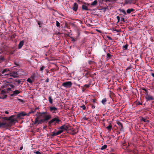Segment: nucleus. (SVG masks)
I'll list each match as a JSON object with an SVG mask.
<instances>
[{
    "label": "nucleus",
    "mask_w": 154,
    "mask_h": 154,
    "mask_svg": "<svg viewBox=\"0 0 154 154\" xmlns=\"http://www.w3.org/2000/svg\"><path fill=\"white\" fill-rule=\"evenodd\" d=\"M44 119L45 121H48L51 118V116L50 114L45 115L44 116Z\"/></svg>",
    "instance_id": "9b49d317"
},
{
    "label": "nucleus",
    "mask_w": 154,
    "mask_h": 154,
    "mask_svg": "<svg viewBox=\"0 0 154 154\" xmlns=\"http://www.w3.org/2000/svg\"><path fill=\"white\" fill-rule=\"evenodd\" d=\"M5 60V59L3 56H0V63H1Z\"/></svg>",
    "instance_id": "b1692460"
},
{
    "label": "nucleus",
    "mask_w": 154,
    "mask_h": 154,
    "mask_svg": "<svg viewBox=\"0 0 154 154\" xmlns=\"http://www.w3.org/2000/svg\"><path fill=\"white\" fill-rule=\"evenodd\" d=\"M108 9V7H103L101 9V10H103L104 12L106 11V9Z\"/></svg>",
    "instance_id": "72a5a7b5"
},
{
    "label": "nucleus",
    "mask_w": 154,
    "mask_h": 154,
    "mask_svg": "<svg viewBox=\"0 0 154 154\" xmlns=\"http://www.w3.org/2000/svg\"><path fill=\"white\" fill-rule=\"evenodd\" d=\"M63 133L62 130H59L57 132L55 133L54 132H52V134L51 135L52 136H54L60 134L61 133Z\"/></svg>",
    "instance_id": "f8f14e48"
},
{
    "label": "nucleus",
    "mask_w": 154,
    "mask_h": 154,
    "mask_svg": "<svg viewBox=\"0 0 154 154\" xmlns=\"http://www.w3.org/2000/svg\"><path fill=\"white\" fill-rule=\"evenodd\" d=\"M38 73L37 72H33L32 73L30 78L33 81H34L35 79L37 77Z\"/></svg>",
    "instance_id": "9d476101"
},
{
    "label": "nucleus",
    "mask_w": 154,
    "mask_h": 154,
    "mask_svg": "<svg viewBox=\"0 0 154 154\" xmlns=\"http://www.w3.org/2000/svg\"><path fill=\"white\" fill-rule=\"evenodd\" d=\"M90 85H89L85 84L84 86V88H87L89 87Z\"/></svg>",
    "instance_id": "a19ab883"
},
{
    "label": "nucleus",
    "mask_w": 154,
    "mask_h": 154,
    "mask_svg": "<svg viewBox=\"0 0 154 154\" xmlns=\"http://www.w3.org/2000/svg\"><path fill=\"white\" fill-rule=\"evenodd\" d=\"M30 113L29 112L28 113H26V116H29V115L30 114Z\"/></svg>",
    "instance_id": "0e129e2a"
},
{
    "label": "nucleus",
    "mask_w": 154,
    "mask_h": 154,
    "mask_svg": "<svg viewBox=\"0 0 154 154\" xmlns=\"http://www.w3.org/2000/svg\"><path fill=\"white\" fill-rule=\"evenodd\" d=\"M142 89L143 90L145 91V92H146V91H148V90H146V89H145V88H142Z\"/></svg>",
    "instance_id": "052dcab7"
},
{
    "label": "nucleus",
    "mask_w": 154,
    "mask_h": 154,
    "mask_svg": "<svg viewBox=\"0 0 154 154\" xmlns=\"http://www.w3.org/2000/svg\"><path fill=\"white\" fill-rule=\"evenodd\" d=\"M15 82H17L18 85H20L21 82V81L19 79H16L15 80Z\"/></svg>",
    "instance_id": "4c0bfd02"
},
{
    "label": "nucleus",
    "mask_w": 154,
    "mask_h": 154,
    "mask_svg": "<svg viewBox=\"0 0 154 154\" xmlns=\"http://www.w3.org/2000/svg\"><path fill=\"white\" fill-rule=\"evenodd\" d=\"M71 38L72 39V41L73 42H74L75 41V39L73 37H71Z\"/></svg>",
    "instance_id": "3c124183"
},
{
    "label": "nucleus",
    "mask_w": 154,
    "mask_h": 154,
    "mask_svg": "<svg viewBox=\"0 0 154 154\" xmlns=\"http://www.w3.org/2000/svg\"><path fill=\"white\" fill-rule=\"evenodd\" d=\"M78 132V129L76 128L74 129L72 131V134L73 135H74L76 134H77Z\"/></svg>",
    "instance_id": "412c9836"
},
{
    "label": "nucleus",
    "mask_w": 154,
    "mask_h": 154,
    "mask_svg": "<svg viewBox=\"0 0 154 154\" xmlns=\"http://www.w3.org/2000/svg\"><path fill=\"white\" fill-rule=\"evenodd\" d=\"M48 81H49V80L48 79H47L45 81L46 82H48Z\"/></svg>",
    "instance_id": "774afa93"
},
{
    "label": "nucleus",
    "mask_w": 154,
    "mask_h": 154,
    "mask_svg": "<svg viewBox=\"0 0 154 154\" xmlns=\"http://www.w3.org/2000/svg\"><path fill=\"white\" fill-rule=\"evenodd\" d=\"M128 46V44H126L125 45H123V46L122 47V48L124 49L125 50H126L127 49Z\"/></svg>",
    "instance_id": "7c9ffc66"
},
{
    "label": "nucleus",
    "mask_w": 154,
    "mask_h": 154,
    "mask_svg": "<svg viewBox=\"0 0 154 154\" xmlns=\"http://www.w3.org/2000/svg\"><path fill=\"white\" fill-rule=\"evenodd\" d=\"M119 10L120 12H122L124 15H126V12L125 10L123 9H119Z\"/></svg>",
    "instance_id": "393cba45"
},
{
    "label": "nucleus",
    "mask_w": 154,
    "mask_h": 154,
    "mask_svg": "<svg viewBox=\"0 0 154 154\" xmlns=\"http://www.w3.org/2000/svg\"><path fill=\"white\" fill-rule=\"evenodd\" d=\"M141 120L145 122L149 123V121L148 120L146 119H144L143 117L142 118Z\"/></svg>",
    "instance_id": "cd10ccee"
},
{
    "label": "nucleus",
    "mask_w": 154,
    "mask_h": 154,
    "mask_svg": "<svg viewBox=\"0 0 154 154\" xmlns=\"http://www.w3.org/2000/svg\"><path fill=\"white\" fill-rule=\"evenodd\" d=\"M5 113L6 114H8L9 113V112L7 111H5Z\"/></svg>",
    "instance_id": "69168bd1"
},
{
    "label": "nucleus",
    "mask_w": 154,
    "mask_h": 154,
    "mask_svg": "<svg viewBox=\"0 0 154 154\" xmlns=\"http://www.w3.org/2000/svg\"><path fill=\"white\" fill-rule=\"evenodd\" d=\"M14 117V116H12L9 118L6 117H2V119L6 120H9L10 121V122L8 123H9L10 125V126H11V123H13L15 121V119H14L13 118Z\"/></svg>",
    "instance_id": "f03ea898"
},
{
    "label": "nucleus",
    "mask_w": 154,
    "mask_h": 154,
    "mask_svg": "<svg viewBox=\"0 0 154 154\" xmlns=\"http://www.w3.org/2000/svg\"><path fill=\"white\" fill-rule=\"evenodd\" d=\"M113 57V55L110 54L109 53H107L106 54V60H108L109 59H111L112 57Z\"/></svg>",
    "instance_id": "f3484780"
},
{
    "label": "nucleus",
    "mask_w": 154,
    "mask_h": 154,
    "mask_svg": "<svg viewBox=\"0 0 154 154\" xmlns=\"http://www.w3.org/2000/svg\"><path fill=\"white\" fill-rule=\"evenodd\" d=\"M7 90L8 91H10L11 90V88H8L7 89Z\"/></svg>",
    "instance_id": "6e6d98bb"
},
{
    "label": "nucleus",
    "mask_w": 154,
    "mask_h": 154,
    "mask_svg": "<svg viewBox=\"0 0 154 154\" xmlns=\"http://www.w3.org/2000/svg\"><path fill=\"white\" fill-rule=\"evenodd\" d=\"M7 92V91L5 90H2L1 91V94H5Z\"/></svg>",
    "instance_id": "ea45409f"
},
{
    "label": "nucleus",
    "mask_w": 154,
    "mask_h": 154,
    "mask_svg": "<svg viewBox=\"0 0 154 154\" xmlns=\"http://www.w3.org/2000/svg\"><path fill=\"white\" fill-rule=\"evenodd\" d=\"M116 18L118 20L117 23H119L120 20V17L119 16H117L116 17Z\"/></svg>",
    "instance_id": "a18cd8bd"
},
{
    "label": "nucleus",
    "mask_w": 154,
    "mask_h": 154,
    "mask_svg": "<svg viewBox=\"0 0 154 154\" xmlns=\"http://www.w3.org/2000/svg\"><path fill=\"white\" fill-rule=\"evenodd\" d=\"M107 147V145H104L103 146H102L100 148L101 150H103L106 149Z\"/></svg>",
    "instance_id": "c756f323"
},
{
    "label": "nucleus",
    "mask_w": 154,
    "mask_h": 154,
    "mask_svg": "<svg viewBox=\"0 0 154 154\" xmlns=\"http://www.w3.org/2000/svg\"><path fill=\"white\" fill-rule=\"evenodd\" d=\"M49 110L52 113H56L57 110V108L54 106H49Z\"/></svg>",
    "instance_id": "6e6552de"
},
{
    "label": "nucleus",
    "mask_w": 154,
    "mask_h": 154,
    "mask_svg": "<svg viewBox=\"0 0 154 154\" xmlns=\"http://www.w3.org/2000/svg\"><path fill=\"white\" fill-rule=\"evenodd\" d=\"M106 128L107 129V130L109 131H110L111 130L112 128V125H111V124H110V125H109L106 127Z\"/></svg>",
    "instance_id": "bb28decb"
},
{
    "label": "nucleus",
    "mask_w": 154,
    "mask_h": 154,
    "mask_svg": "<svg viewBox=\"0 0 154 154\" xmlns=\"http://www.w3.org/2000/svg\"><path fill=\"white\" fill-rule=\"evenodd\" d=\"M26 116V113L22 112L17 114V117L18 118H21V117L24 116Z\"/></svg>",
    "instance_id": "2eb2a0df"
},
{
    "label": "nucleus",
    "mask_w": 154,
    "mask_h": 154,
    "mask_svg": "<svg viewBox=\"0 0 154 154\" xmlns=\"http://www.w3.org/2000/svg\"><path fill=\"white\" fill-rule=\"evenodd\" d=\"M48 100L49 103L51 104H52L53 103V99L51 96H49Z\"/></svg>",
    "instance_id": "5701e85b"
},
{
    "label": "nucleus",
    "mask_w": 154,
    "mask_h": 154,
    "mask_svg": "<svg viewBox=\"0 0 154 154\" xmlns=\"http://www.w3.org/2000/svg\"><path fill=\"white\" fill-rule=\"evenodd\" d=\"M116 123L119 125V128L120 131H123L124 129L123 126V125L122 123L118 121L116 122Z\"/></svg>",
    "instance_id": "1a4fd4ad"
},
{
    "label": "nucleus",
    "mask_w": 154,
    "mask_h": 154,
    "mask_svg": "<svg viewBox=\"0 0 154 154\" xmlns=\"http://www.w3.org/2000/svg\"><path fill=\"white\" fill-rule=\"evenodd\" d=\"M96 100V99H93V102L94 103H95L96 102L95 101Z\"/></svg>",
    "instance_id": "bf43d9fd"
},
{
    "label": "nucleus",
    "mask_w": 154,
    "mask_h": 154,
    "mask_svg": "<svg viewBox=\"0 0 154 154\" xmlns=\"http://www.w3.org/2000/svg\"><path fill=\"white\" fill-rule=\"evenodd\" d=\"M24 43V41L23 40L21 41L20 42L18 46V49H20L23 46V45Z\"/></svg>",
    "instance_id": "dca6fc26"
},
{
    "label": "nucleus",
    "mask_w": 154,
    "mask_h": 154,
    "mask_svg": "<svg viewBox=\"0 0 154 154\" xmlns=\"http://www.w3.org/2000/svg\"><path fill=\"white\" fill-rule=\"evenodd\" d=\"M146 96L145 97V99L146 100V101L154 100V97H153L148 94V91H146Z\"/></svg>",
    "instance_id": "7ed1b4c3"
},
{
    "label": "nucleus",
    "mask_w": 154,
    "mask_h": 154,
    "mask_svg": "<svg viewBox=\"0 0 154 154\" xmlns=\"http://www.w3.org/2000/svg\"><path fill=\"white\" fill-rule=\"evenodd\" d=\"M38 25H39V26L40 27H41V26L40 25V24H41V22L39 21H38Z\"/></svg>",
    "instance_id": "5fc2aeb1"
},
{
    "label": "nucleus",
    "mask_w": 154,
    "mask_h": 154,
    "mask_svg": "<svg viewBox=\"0 0 154 154\" xmlns=\"http://www.w3.org/2000/svg\"><path fill=\"white\" fill-rule=\"evenodd\" d=\"M107 37L109 39V40H112V38L110 37V36H107Z\"/></svg>",
    "instance_id": "603ef678"
},
{
    "label": "nucleus",
    "mask_w": 154,
    "mask_h": 154,
    "mask_svg": "<svg viewBox=\"0 0 154 154\" xmlns=\"http://www.w3.org/2000/svg\"><path fill=\"white\" fill-rule=\"evenodd\" d=\"M142 104V103L140 102H137L136 103V105H141Z\"/></svg>",
    "instance_id": "de8ad7c7"
},
{
    "label": "nucleus",
    "mask_w": 154,
    "mask_h": 154,
    "mask_svg": "<svg viewBox=\"0 0 154 154\" xmlns=\"http://www.w3.org/2000/svg\"><path fill=\"white\" fill-rule=\"evenodd\" d=\"M85 88H83L82 90V92H83L84 91H85V89H84Z\"/></svg>",
    "instance_id": "338daca9"
},
{
    "label": "nucleus",
    "mask_w": 154,
    "mask_h": 154,
    "mask_svg": "<svg viewBox=\"0 0 154 154\" xmlns=\"http://www.w3.org/2000/svg\"><path fill=\"white\" fill-rule=\"evenodd\" d=\"M137 0H131L132 3L133 4H135Z\"/></svg>",
    "instance_id": "c03bdc74"
},
{
    "label": "nucleus",
    "mask_w": 154,
    "mask_h": 154,
    "mask_svg": "<svg viewBox=\"0 0 154 154\" xmlns=\"http://www.w3.org/2000/svg\"><path fill=\"white\" fill-rule=\"evenodd\" d=\"M121 21L123 22H125V19L124 18H121Z\"/></svg>",
    "instance_id": "09e8293b"
},
{
    "label": "nucleus",
    "mask_w": 154,
    "mask_h": 154,
    "mask_svg": "<svg viewBox=\"0 0 154 154\" xmlns=\"http://www.w3.org/2000/svg\"><path fill=\"white\" fill-rule=\"evenodd\" d=\"M8 70H9L8 69H4L2 71V74H4L5 73V72L6 71H8Z\"/></svg>",
    "instance_id": "37998d69"
},
{
    "label": "nucleus",
    "mask_w": 154,
    "mask_h": 154,
    "mask_svg": "<svg viewBox=\"0 0 154 154\" xmlns=\"http://www.w3.org/2000/svg\"><path fill=\"white\" fill-rule=\"evenodd\" d=\"M88 64L90 65H95V63L94 61H92V60H89L88 62ZM94 66L92 65V66H90V67H91L92 66Z\"/></svg>",
    "instance_id": "6ab92c4d"
},
{
    "label": "nucleus",
    "mask_w": 154,
    "mask_h": 154,
    "mask_svg": "<svg viewBox=\"0 0 154 154\" xmlns=\"http://www.w3.org/2000/svg\"><path fill=\"white\" fill-rule=\"evenodd\" d=\"M7 97V95H3L2 96L0 97V98L4 99L6 97Z\"/></svg>",
    "instance_id": "c9c22d12"
},
{
    "label": "nucleus",
    "mask_w": 154,
    "mask_h": 154,
    "mask_svg": "<svg viewBox=\"0 0 154 154\" xmlns=\"http://www.w3.org/2000/svg\"><path fill=\"white\" fill-rule=\"evenodd\" d=\"M91 108L92 109H94L95 108V106L94 103H92L91 104Z\"/></svg>",
    "instance_id": "79ce46f5"
},
{
    "label": "nucleus",
    "mask_w": 154,
    "mask_h": 154,
    "mask_svg": "<svg viewBox=\"0 0 154 154\" xmlns=\"http://www.w3.org/2000/svg\"><path fill=\"white\" fill-rule=\"evenodd\" d=\"M113 31H116V32H119V30L116 29H113Z\"/></svg>",
    "instance_id": "864d4df0"
},
{
    "label": "nucleus",
    "mask_w": 154,
    "mask_h": 154,
    "mask_svg": "<svg viewBox=\"0 0 154 154\" xmlns=\"http://www.w3.org/2000/svg\"><path fill=\"white\" fill-rule=\"evenodd\" d=\"M69 126L66 125L65 124L60 127L59 129H60V130H62L63 132L64 131H67L68 129Z\"/></svg>",
    "instance_id": "423d86ee"
},
{
    "label": "nucleus",
    "mask_w": 154,
    "mask_h": 154,
    "mask_svg": "<svg viewBox=\"0 0 154 154\" xmlns=\"http://www.w3.org/2000/svg\"><path fill=\"white\" fill-rule=\"evenodd\" d=\"M56 26L57 27H60V23L58 21H56Z\"/></svg>",
    "instance_id": "e433bc0d"
},
{
    "label": "nucleus",
    "mask_w": 154,
    "mask_h": 154,
    "mask_svg": "<svg viewBox=\"0 0 154 154\" xmlns=\"http://www.w3.org/2000/svg\"><path fill=\"white\" fill-rule=\"evenodd\" d=\"M82 10H85L86 11L88 10V6L85 5H83L82 6Z\"/></svg>",
    "instance_id": "aec40b11"
},
{
    "label": "nucleus",
    "mask_w": 154,
    "mask_h": 154,
    "mask_svg": "<svg viewBox=\"0 0 154 154\" xmlns=\"http://www.w3.org/2000/svg\"><path fill=\"white\" fill-rule=\"evenodd\" d=\"M134 10L133 8L128 9L126 11L128 14H130L131 12H133Z\"/></svg>",
    "instance_id": "4be33fe9"
},
{
    "label": "nucleus",
    "mask_w": 154,
    "mask_h": 154,
    "mask_svg": "<svg viewBox=\"0 0 154 154\" xmlns=\"http://www.w3.org/2000/svg\"><path fill=\"white\" fill-rule=\"evenodd\" d=\"M38 113L39 114H41L42 116V115H45V114H47V113L46 112H39Z\"/></svg>",
    "instance_id": "58836bf2"
},
{
    "label": "nucleus",
    "mask_w": 154,
    "mask_h": 154,
    "mask_svg": "<svg viewBox=\"0 0 154 154\" xmlns=\"http://www.w3.org/2000/svg\"><path fill=\"white\" fill-rule=\"evenodd\" d=\"M20 92L18 90L14 91H13V94H11L10 96L11 97L15 96L17 95Z\"/></svg>",
    "instance_id": "ddd939ff"
},
{
    "label": "nucleus",
    "mask_w": 154,
    "mask_h": 154,
    "mask_svg": "<svg viewBox=\"0 0 154 154\" xmlns=\"http://www.w3.org/2000/svg\"><path fill=\"white\" fill-rule=\"evenodd\" d=\"M35 112V110H31V112L32 113H34Z\"/></svg>",
    "instance_id": "4d7b16f0"
},
{
    "label": "nucleus",
    "mask_w": 154,
    "mask_h": 154,
    "mask_svg": "<svg viewBox=\"0 0 154 154\" xmlns=\"http://www.w3.org/2000/svg\"><path fill=\"white\" fill-rule=\"evenodd\" d=\"M118 0H111V2L112 3H115Z\"/></svg>",
    "instance_id": "8fccbe9b"
},
{
    "label": "nucleus",
    "mask_w": 154,
    "mask_h": 154,
    "mask_svg": "<svg viewBox=\"0 0 154 154\" xmlns=\"http://www.w3.org/2000/svg\"><path fill=\"white\" fill-rule=\"evenodd\" d=\"M45 121L44 120V119H38V121L36 123V124H37V125H38L39 124H41L42 123H43L45 122Z\"/></svg>",
    "instance_id": "a211bd4d"
},
{
    "label": "nucleus",
    "mask_w": 154,
    "mask_h": 154,
    "mask_svg": "<svg viewBox=\"0 0 154 154\" xmlns=\"http://www.w3.org/2000/svg\"><path fill=\"white\" fill-rule=\"evenodd\" d=\"M125 3L126 4L132 3L131 0H125Z\"/></svg>",
    "instance_id": "a878e982"
},
{
    "label": "nucleus",
    "mask_w": 154,
    "mask_h": 154,
    "mask_svg": "<svg viewBox=\"0 0 154 154\" xmlns=\"http://www.w3.org/2000/svg\"><path fill=\"white\" fill-rule=\"evenodd\" d=\"M60 121L59 117L57 116L52 119L49 121L48 122V125L49 126H51L52 124L53 123L54 125H55L56 123H59Z\"/></svg>",
    "instance_id": "f257e3e1"
},
{
    "label": "nucleus",
    "mask_w": 154,
    "mask_h": 154,
    "mask_svg": "<svg viewBox=\"0 0 154 154\" xmlns=\"http://www.w3.org/2000/svg\"><path fill=\"white\" fill-rule=\"evenodd\" d=\"M80 108H82V109L83 110H86V106H85V105L84 104L82 106H80Z\"/></svg>",
    "instance_id": "f704fd0d"
},
{
    "label": "nucleus",
    "mask_w": 154,
    "mask_h": 154,
    "mask_svg": "<svg viewBox=\"0 0 154 154\" xmlns=\"http://www.w3.org/2000/svg\"><path fill=\"white\" fill-rule=\"evenodd\" d=\"M78 5L77 3H75L74 4L72 7L73 10L75 11H76L78 9Z\"/></svg>",
    "instance_id": "4468645a"
},
{
    "label": "nucleus",
    "mask_w": 154,
    "mask_h": 154,
    "mask_svg": "<svg viewBox=\"0 0 154 154\" xmlns=\"http://www.w3.org/2000/svg\"><path fill=\"white\" fill-rule=\"evenodd\" d=\"M97 1L96 0H95L94 2L91 3V5L92 6H95L97 5Z\"/></svg>",
    "instance_id": "2f4dec72"
},
{
    "label": "nucleus",
    "mask_w": 154,
    "mask_h": 154,
    "mask_svg": "<svg viewBox=\"0 0 154 154\" xmlns=\"http://www.w3.org/2000/svg\"><path fill=\"white\" fill-rule=\"evenodd\" d=\"M38 113V112H37V113L35 115V116H36V117L35 119V122L33 124H32V125H35L36 123L38 121V120L42 116V115L41 114H39Z\"/></svg>",
    "instance_id": "39448f33"
},
{
    "label": "nucleus",
    "mask_w": 154,
    "mask_h": 154,
    "mask_svg": "<svg viewBox=\"0 0 154 154\" xmlns=\"http://www.w3.org/2000/svg\"><path fill=\"white\" fill-rule=\"evenodd\" d=\"M27 81L30 83H32L34 81L32 80L31 79L30 77L29 78H28L27 79Z\"/></svg>",
    "instance_id": "c85d7f7f"
},
{
    "label": "nucleus",
    "mask_w": 154,
    "mask_h": 154,
    "mask_svg": "<svg viewBox=\"0 0 154 154\" xmlns=\"http://www.w3.org/2000/svg\"><path fill=\"white\" fill-rule=\"evenodd\" d=\"M23 146H21V147H20V150H22V149H23Z\"/></svg>",
    "instance_id": "e2e57ef3"
},
{
    "label": "nucleus",
    "mask_w": 154,
    "mask_h": 154,
    "mask_svg": "<svg viewBox=\"0 0 154 154\" xmlns=\"http://www.w3.org/2000/svg\"><path fill=\"white\" fill-rule=\"evenodd\" d=\"M10 86L12 88H14V85H10Z\"/></svg>",
    "instance_id": "13d9d810"
},
{
    "label": "nucleus",
    "mask_w": 154,
    "mask_h": 154,
    "mask_svg": "<svg viewBox=\"0 0 154 154\" xmlns=\"http://www.w3.org/2000/svg\"><path fill=\"white\" fill-rule=\"evenodd\" d=\"M151 75L154 78V73H151Z\"/></svg>",
    "instance_id": "680f3d73"
},
{
    "label": "nucleus",
    "mask_w": 154,
    "mask_h": 154,
    "mask_svg": "<svg viewBox=\"0 0 154 154\" xmlns=\"http://www.w3.org/2000/svg\"><path fill=\"white\" fill-rule=\"evenodd\" d=\"M10 125L9 123H7V122H0V128H6L8 127Z\"/></svg>",
    "instance_id": "0eeeda50"
},
{
    "label": "nucleus",
    "mask_w": 154,
    "mask_h": 154,
    "mask_svg": "<svg viewBox=\"0 0 154 154\" xmlns=\"http://www.w3.org/2000/svg\"><path fill=\"white\" fill-rule=\"evenodd\" d=\"M106 101H107V100H106V98H105L103 99L102 100L101 102L103 104L105 105V103L106 102Z\"/></svg>",
    "instance_id": "473e14b6"
},
{
    "label": "nucleus",
    "mask_w": 154,
    "mask_h": 154,
    "mask_svg": "<svg viewBox=\"0 0 154 154\" xmlns=\"http://www.w3.org/2000/svg\"><path fill=\"white\" fill-rule=\"evenodd\" d=\"M72 85V83L71 82L68 81L63 82L62 84V86L65 88H70Z\"/></svg>",
    "instance_id": "20e7f679"
},
{
    "label": "nucleus",
    "mask_w": 154,
    "mask_h": 154,
    "mask_svg": "<svg viewBox=\"0 0 154 154\" xmlns=\"http://www.w3.org/2000/svg\"><path fill=\"white\" fill-rule=\"evenodd\" d=\"M34 152L36 154H41V153L38 151H34Z\"/></svg>",
    "instance_id": "49530a36"
}]
</instances>
